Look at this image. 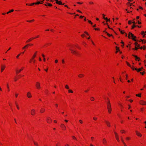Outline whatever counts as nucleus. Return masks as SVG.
<instances>
[{
  "mask_svg": "<svg viewBox=\"0 0 146 146\" xmlns=\"http://www.w3.org/2000/svg\"><path fill=\"white\" fill-rule=\"evenodd\" d=\"M61 127L63 130H65L66 129V127L65 125L63 124H61Z\"/></svg>",
  "mask_w": 146,
  "mask_h": 146,
  "instance_id": "nucleus-6",
  "label": "nucleus"
},
{
  "mask_svg": "<svg viewBox=\"0 0 146 146\" xmlns=\"http://www.w3.org/2000/svg\"><path fill=\"white\" fill-rule=\"evenodd\" d=\"M105 122L106 124L107 125V126L108 127H110V123L109 121H105Z\"/></svg>",
  "mask_w": 146,
  "mask_h": 146,
  "instance_id": "nucleus-12",
  "label": "nucleus"
},
{
  "mask_svg": "<svg viewBox=\"0 0 146 146\" xmlns=\"http://www.w3.org/2000/svg\"><path fill=\"white\" fill-rule=\"evenodd\" d=\"M47 4H44V5L46 6H52V5L48 3H46Z\"/></svg>",
  "mask_w": 146,
  "mask_h": 146,
  "instance_id": "nucleus-15",
  "label": "nucleus"
},
{
  "mask_svg": "<svg viewBox=\"0 0 146 146\" xmlns=\"http://www.w3.org/2000/svg\"><path fill=\"white\" fill-rule=\"evenodd\" d=\"M30 45V44H27L25 46V47L26 48H27V47L29 45Z\"/></svg>",
  "mask_w": 146,
  "mask_h": 146,
  "instance_id": "nucleus-39",
  "label": "nucleus"
},
{
  "mask_svg": "<svg viewBox=\"0 0 146 146\" xmlns=\"http://www.w3.org/2000/svg\"><path fill=\"white\" fill-rule=\"evenodd\" d=\"M135 70L136 71H137L138 72H139L141 71V69L140 68H139L138 69H137V68H135Z\"/></svg>",
  "mask_w": 146,
  "mask_h": 146,
  "instance_id": "nucleus-18",
  "label": "nucleus"
},
{
  "mask_svg": "<svg viewBox=\"0 0 146 146\" xmlns=\"http://www.w3.org/2000/svg\"><path fill=\"white\" fill-rule=\"evenodd\" d=\"M107 98L108 100L107 103V106H108V107H107L108 110V112L109 113H111V104H110V102L109 99L108 98Z\"/></svg>",
  "mask_w": 146,
  "mask_h": 146,
  "instance_id": "nucleus-1",
  "label": "nucleus"
},
{
  "mask_svg": "<svg viewBox=\"0 0 146 146\" xmlns=\"http://www.w3.org/2000/svg\"><path fill=\"white\" fill-rule=\"evenodd\" d=\"M65 88L67 89H68L69 88L68 86L67 85H66L65 86Z\"/></svg>",
  "mask_w": 146,
  "mask_h": 146,
  "instance_id": "nucleus-28",
  "label": "nucleus"
},
{
  "mask_svg": "<svg viewBox=\"0 0 146 146\" xmlns=\"http://www.w3.org/2000/svg\"><path fill=\"white\" fill-rule=\"evenodd\" d=\"M59 5H63V4H62V3L60 1H58V3H56Z\"/></svg>",
  "mask_w": 146,
  "mask_h": 146,
  "instance_id": "nucleus-21",
  "label": "nucleus"
},
{
  "mask_svg": "<svg viewBox=\"0 0 146 146\" xmlns=\"http://www.w3.org/2000/svg\"><path fill=\"white\" fill-rule=\"evenodd\" d=\"M68 92L69 93H72L73 92V91L72 90H68Z\"/></svg>",
  "mask_w": 146,
  "mask_h": 146,
  "instance_id": "nucleus-34",
  "label": "nucleus"
},
{
  "mask_svg": "<svg viewBox=\"0 0 146 146\" xmlns=\"http://www.w3.org/2000/svg\"><path fill=\"white\" fill-rule=\"evenodd\" d=\"M121 132L122 133H124L125 132V131L123 130H121Z\"/></svg>",
  "mask_w": 146,
  "mask_h": 146,
  "instance_id": "nucleus-54",
  "label": "nucleus"
},
{
  "mask_svg": "<svg viewBox=\"0 0 146 146\" xmlns=\"http://www.w3.org/2000/svg\"><path fill=\"white\" fill-rule=\"evenodd\" d=\"M116 50L117 51H119V48H118L117 46H116Z\"/></svg>",
  "mask_w": 146,
  "mask_h": 146,
  "instance_id": "nucleus-43",
  "label": "nucleus"
},
{
  "mask_svg": "<svg viewBox=\"0 0 146 146\" xmlns=\"http://www.w3.org/2000/svg\"><path fill=\"white\" fill-rule=\"evenodd\" d=\"M130 37H131L133 39V40H134V41H136V40L135 39L136 38V36H134L131 33L129 32V35L128 36V37L129 38H130Z\"/></svg>",
  "mask_w": 146,
  "mask_h": 146,
  "instance_id": "nucleus-2",
  "label": "nucleus"
},
{
  "mask_svg": "<svg viewBox=\"0 0 146 146\" xmlns=\"http://www.w3.org/2000/svg\"><path fill=\"white\" fill-rule=\"evenodd\" d=\"M129 101H130L131 102H132L133 101V100H129Z\"/></svg>",
  "mask_w": 146,
  "mask_h": 146,
  "instance_id": "nucleus-64",
  "label": "nucleus"
},
{
  "mask_svg": "<svg viewBox=\"0 0 146 146\" xmlns=\"http://www.w3.org/2000/svg\"><path fill=\"white\" fill-rule=\"evenodd\" d=\"M136 26V25H134L133 26H132V29H134L135 28V27Z\"/></svg>",
  "mask_w": 146,
  "mask_h": 146,
  "instance_id": "nucleus-42",
  "label": "nucleus"
},
{
  "mask_svg": "<svg viewBox=\"0 0 146 146\" xmlns=\"http://www.w3.org/2000/svg\"><path fill=\"white\" fill-rule=\"evenodd\" d=\"M129 3L130 4V6H132L133 5H132V3Z\"/></svg>",
  "mask_w": 146,
  "mask_h": 146,
  "instance_id": "nucleus-62",
  "label": "nucleus"
},
{
  "mask_svg": "<svg viewBox=\"0 0 146 146\" xmlns=\"http://www.w3.org/2000/svg\"><path fill=\"white\" fill-rule=\"evenodd\" d=\"M94 29L96 30H99V29H98V28H95Z\"/></svg>",
  "mask_w": 146,
  "mask_h": 146,
  "instance_id": "nucleus-58",
  "label": "nucleus"
},
{
  "mask_svg": "<svg viewBox=\"0 0 146 146\" xmlns=\"http://www.w3.org/2000/svg\"><path fill=\"white\" fill-rule=\"evenodd\" d=\"M103 19H105L106 20H107V19H108L107 18H105L104 17H103Z\"/></svg>",
  "mask_w": 146,
  "mask_h": 146,
  "instance_id": "nucleus-46",
  "label": "nucleus"
},
{
  "mask_svg": "<svg viewBox=\"0 0 146 146\" xmlns=\"http://www.w3.org/2000/svg\"><path fill=\"white\" fill-rule=\"evenodd\" d=\"M33 142H34V144L36 146H38V144L36 142H35L34 141H33Z\"/></svg>",
  "mask_w": 146,
  "mask_h": 146,
  "instance_id": "nucleus-27",
  "label": "nucleus"
},
{
  "mask_svg": "<svg viewBox=\"0 0 146 146\" xmlns=\"http://www.w3.org/2000/svg\"><path fill=\"white\" fill-rule=\"evenodd\" d=\"M90 100L92 101H93L94 100V98L93 97H91Z\"/></svg>",
  "mask_w": 146,
  "mask_h": 146,
  "instance_id": "nucleus-30",
  "label": "nucleus"
},
{
  "mask_svg": "<svg viewBox=\"0 0 146 146\" xmlns=\"http://www.w3.org/2000/svg\"><path fill=\"white\" fill-rule=\"evenodd\" d=\"M16 106H17V109L19 110V107L18 106L17 104H16Z\"/></svg>",
  "mask_w": 146,
  "mask_h": 146,
  "instance_id": "nucleus-55",
  "label": "nucleus"
},
{
  "mask_svg": "<svg viewBox=\"0 0 146 146\" xmlns=\"http://www.w3.org/2000/svg\"><path fill=\"white\" fill-rule=\"evenodd\" d=\"M106 33H107L108 35L109 36H113V35H112L108 33L107 32H106Z\"/></svg>",
  "mask_w": 146,
  "mask_h": 146,
  "instance_id": "nucleus-25",
  "label": "nucleus"
},
{
  "mask_svg": "<svg viewBox=\"0 0 146 146\" xmlns=\"http://www.w3.org/2000/svg\"><path fill=\"white\" fill-rule=\"evenodd\" d=\"M139 8L140 9H143L142 7H140V6H139Z\"/></svg>",
  "mask_w": 146,
  "mask_h": 146,
  "instance_id": "nucleus-56",
  "label": "nucleus"
},
{
  "mask_svg": "<svg viewBox=\"0 0 146 146\" xmlns=\"http://www.w3.org/2000/svg\"><path fill=\"white\" fill-rule=\"evenodd\" d=\"M141 94H137L136 95V96H138V97H141Z\"/></svg>",
  "mask_w": 146,
  "mask_h": 146,
  "instance_id": "nucleus-31",
  "label": "nucleus"
},
{
  "mask_svg": "<svg viewBox=\"0 0 146 146\" xmlns=\"http://www.w3.org/2000/svg\"><path fill=\"white\" fill-rule=\"evenodd\" d=\"M97 117H93V119L94 120H96L97 119Z\"/></svg>",
  "mask_w": 146,
  "mask_h": 146,
  "instance_id": "nucleus-37",
  "label": "nucleus"
},
{
  "mask_svg": "<svg viewBox=\"0 0 146 146\" xmlns=\"http://www.w3.org/2000/svg\"><path fill=\"white\" fill-rule=\"evenodd\" d=\"M58 62V60H56L55 61V63H57Z\"/></svg>",
  "mask_w": 146,
  "mask_h": 146,
  "instance_id": "nucleus-53",
  "label": "nucleus"
},
{
  "mask_svg": "<svg viewBox=\"0 0 146 146\" xmlns=\"http://www.w3.org/2000/svg\"><path fill=\"white\" fill-rule=\"evenodd\" d=\"M36 86L38 89H40V83L39 82H36Z\"/></svg>",
  "mask_w": 146,
  "mask_h": 146,
  "instance_id": "nucleus-3",
  "label": "nucleus"
},
{
  "mask_svg": "<svg viewBox=\"0 0 146 146\" xmlns=\"http://www.w3.org/2000/svg\"><path fill=\"white\" fill-rule=\"evenodd\" d=\"M137 135L138 136H140V137H141V136H142L141 135L140 133H137Z\"/></svg>",
  "mask_w": 146,
  "mask_h": 146,
  "instance_id": "nucleus-29",
  "label": "nucleus"
},
{
  "mask_svg": "<svg viewBox=\"0 0 146 146\" xmlns=\"http://www.w3.org/2000/svg\"><path fill=\"white\" fill-rule=\"evenodd\" d=\"M78 12H79V13H82V12H81V11H79V10H77V11Z\"/></svg>",
  "mask_w": 146,
  "mask_h": 146,
  "instance_id": "nucleus-61",
  "label": "nucleus"
},
{
  "mask_svg": "<svg viewBox=\"0 0 146 146\" xmlns=\"http://www.w3.org/2000/svg\"><path fill=\"white\" fill-rule=\"evenodd\" d=\"M126 139L127 140H129V138L128 137H127L126 138Z\"/></svg>",
  "mask_w": 146,
  "mask_h": 146,
  "instance_id": "nucleus-51",
  "label": "nucleus"
},
{
  "mask_svg": "<svg viewBox=\"0 0 146 146\" xmlns=\"http://www.w3.org/2000/svg\"><path fill=\"white\" fill-rule=\"evenodd\" d=\"M13 11H14V10L12 9L11 10H10V11H8V12H7V14H9V13H11V12H13Z\"/></svg>",
  "mask_w": 146,
  "mask_h": 146,
  "instance_id": "nucleus-24",
  "label": "nucleus"
},
{
  "mask_svg": "<svg viewBox=\"0 0 146 146\" xmlns=\"http://www.w3.org/2000/svg\"><path fill=\"white\" fill-rule=\"evenodd\" d=\"M62 63H64V60H63V59L62 60Z\"/></svg>",
  "mask_w": 146,
  "mask_h": 146,
  "instance_id": "nucleus-50",
  "label": "nucleus"
},
{
  "mask_svg": "<svg viewBox=\"0 0 146 146\" xmlns=\"http://www.w3.org/2000/svg\"><path fill=\"white\" fill-rule=\"evenodd\" d=\"M144 31H142L141 32V34L142 35H143V34H144Z\"/></svg>",
  "mask_w": 146,
  "mask_h": 146,
  "instance_id": "nucleus-57",
  "label": "nucleus"
},
{
  "mask_svg": "<svg viewBox=\"0 0 146 146\" xmlns=\"http://www.w3.org/2000/svg\"><path fill=\"white\" fill-rule=\"evenodd\" d=\"M72 137H73V138L74 139H75L76 140H77V139H76V138L74 136H72Z\"/></svg>",
  "mask_w": 146,
  "mask_h": 146,
  "instance_id": "nucleus-44",
  "label": "nucleus"
},
{
  "mask_svg": "<svg viewBox=\"0 0 146 146\" xmlns=\"http://www.w3.org/2000/svg\"><path fill=\"white\" fill-rule=\"evenodd\" d=\"M21 54H19L17 56H16V58H19V56H20Z\"/></svg>",
  "mask_w": 146,
  "mask_h": 146,
  "instance_id": "nucleus-35",
  "label": "nucleus"
},
{
  "mask_svg": "<svg viewBox=\"0 0 146 146\" xmlns=\"http://www.w3.org/2000/svg\"><path fill=\"white\" fill-rule=\"evenodd\" d=\"M126 63L128 66H129L131 68V65H130V64L127 62L126 61Z\"/></svg>",
  "mask_w": 146,
  "mask_h": 146,
  "instance_id": "nucleus-26",
  "label": "nucleus"
},
{
  "mask_svg": "<svg viewBox=\"0 0 146 146\" xmlns=\"http://www.w3.org/2000/svg\"><path fill=\"white\" fill-rule=\"evenodd\" d=\"M23 68H22L21 69L19 70H17L16 71V73L18 74L23 69Z\"/></svg>",
  "mask_w": 146,
  "mask_h": 146,
  "instance_id": "nucleus-16",
  "label": "nucleus"
},
{
  "mask_svg": "<svg viewBox=\"0 0 146 146\" xmlns=\"http://www.w3.org/2000/svg\"><path fill=\"white\" fill-rule=\"evenodd\" d=\"M35 3H32L31 4V5H30V6H31V5H34V4H35Z\"/></svg>",
  "mask_w": 146,
  "mask_h": 146,
  "instance_id": "nucleus-47",
  "label": "nucleus"
},
{
  "mask_svg": "<svg viewBox=\"0 0 146 146\" xmlns=\"http://www.w3.org/2000/svg\"><path fill=\"white\" fill-rule=\"evenodd\" d=\"M128 23L129 24H131V21H128Z\"/></svg>",
  "mask_w": 146,
  "mask_h": 146,
  "instance_id": "nucleus-41",
  "label": "nucleus"
},
{
  "mask_svg": "<svg viewBox=\"0 0 146 146\" xmlns=\"http://www.w3.org/2000/svg\"><path fill=\"white\" fill-rule=\"evenodd\" d=\"M137 22H138V24H141V23L139 22V21H138Z\"/></svg>",
  "mask_w": 146,
  "mask_h": 146,
  "instance_id": "nucleus-60",
  "label": "nucleus"
},
{
  "mask_svg": "<svg viewBox=\"0 0 146 146\" xmlns=\"http://www.w3.org/2000/svg\"><path fill=\"white\" fill-rule=\"evenodd\" d=\"M79 121H80V123H82V121L81 120H79Z\"/></svg>",
  "mask_w": 146,
  "mask_h": 146,
  "instance_id": "nucleus-59",
  "label": "nucleus"
},
{
  "mask_svg": "<svg viewBox=\"0 0 146 146\" xmlns=\"http://www.w3.org/2000/svg\"><path fill=\"white\" fill-rule=\"evenodd\" d=\"M70 50L72 52L73 54H78V53L75 50H73L72 49H70Z\"/></svg>",
  "mask_w": 146,
  "mask_h": 146,
  "instance_id": "nucleus-9",
  "label": "nucleus"
},
{
  "mask_svg": "<svg viewBox=\"0 0 146 146\" xmlns=\"http://www.w3.org/2000/svg\"><path fill=\"white\" fill-rule=\"evenodd\" d=\"M122 142H123V144L124 145V146H127L126 145L125 143L124 142L123 139H122Z\"/></svg>",
  "mask_w": 146,
  "mask_h": 146,
  "instance_id": "nucleus-33",
  "label": "nucleus"
},
{
  "mask_svg": "<svg viewBox=\"0 0 146 146\" xmlns=\"http://www.w3.org/2000/svg\"><path fill=\"white\" fill-rule=\"evenodd\" d=\"M141 40V41H142V42H143V43H145V42H146V41H145V42H144V41H143V40Z\"/></svg>",
  "mask_w": 146,
  "mask_h": 146,
  "instance_id": "nucleus-49",
  "label": "nucleus"
},
{
  "mask_svg": "<svg viewBox=\"0 0 146 146\" xmlns=\"http://www.w3.org/2000/svg\"><path fill=\"white\" fill-rule=\"evenodd\" d=\"M106 24H107V25H108V28H109V29H112L111 28H110L109 27V26L108 25V23H105V24H104V25H106Z\"/></svg>",
  "mask_w": 146,
  "mask_h": 146,
  "instance_id": "nucleus-38",
  "label": "nucleus"
},
{
  "mask_svg": "<svg viewBox=\"0 0 146 146\" xmlns=\"http://www.w3.org/2000/svg\"><path fill=\"white\" fill-rule=\"evenodd\" d=\"M41 2H42V3H40V1H37L36 3H35V4L37 5V4H42V3L43 2V1H41Z\"/></svg>",
  "mask_w": 146,
  "mask_h": 146,
  "instance_id": "nucleus-19",
  "label": "nucleus"
},
{
  "mask_svg": "<svg viewBox=\"0 0 146 146\" xmlns=\"http://www.w3.org/2000/svg\"><path fill=\"white\" fill-rule=\"evenodd\" d=\"M140 104L142 105L145 104L146 102L145 101H142L140 102Z\"/></svg>",
  "mask_w": 146,
  "mask_h": 146,
  "instance_id": "nucleus-13",
  "label": "nucleus"
},
{
  "mask_svg": "<svg viewBox=\"0 0 146 146\" xmlns=\"http://www.w3.org/2000/svg\"><path fill=\"white\" fill-rule=\"evenodd\" d=\"M35 111L34 109H32L31 111V113L32 115H34L35 113Z\"/></svg>",
  "mask_w": 146,
  "mask_h": 146,
  "instance_id": "nucleus-5",
  "label": "nucleus"
},
{
  "mask_svg": "<svg viewBox=\"0 0 146 146\" xmlns=\"http://www.w3.org/2000/svg\"><path fill=\"white\" fill-rule=\"evenodd\" d=\"M140 73L142 75H143L145 73V72H140Z\"/></svg>",
  "mask_w": 146,
  "mask_h": 146,
  "instance_id": "nucleus-48",
  "label": "nucleus"
},
{
  "mask_svg": "<svg viewBox=\"0 0 146 146\" xmlns=\"http://www.w3.org/2000/svg\"><path fill=\"white\" fill-rule=\"evenodd\" d=\"M27 96L28 98H30L31 97V95L30 92H28L27 95Z\"/></svg>",
  "mask_w": 146,
  "mask_h": 146,
  "instance_id": "nucleus-11",
  "label": "nucleus"
},
{
  "mask_svg": "<svg viewBox=\"0 0 146 146\" xmlns=\"http://www.w3.org/2000/svg\"><path fill=\"white\" fill-rule=\"evenodd\" d=\"M45 110V109H44V108H42L41 110H40V112H41V113H43V112Z\"/></svg>",
  "mask_w": 146,
  "mask_h": 146,
  "instance_id": "nucleus-20",
  "label": "nucleus"
},
{
  "mask_svg": "<svg viewBox=\"0 0 146 146\" xmlns=\"http://www.w3.org/2000/svg\"><path fill=\"white\" fill-rule=\"evenodd\" d=\"M34 38H30L26 42L27 43L31 41Z\"/></svg>",
  "mask_w": 146,
  "mask_h": 146,
  "instance_id": "nucleus-17",
  "label": "nucleus"
},
{
  "mask_svg": "<svg viewBox=\"0 0 146 146\" xmlns=\"http://www.w3.org/2000/svg\"><path fill=\"white\" fill-rule=\"evenodd\" d=\"M89 23H90L92 25L93 24V23L91 22V21H88Z\"/></svg>",
  "mask_w": 146,
  "mask_h": 146,
  "instance_id": "nucleus-45",
  "label": "nucleus"
},
{
  "mask_svg": "<svg viewBox=\"0 0 146 146\" xmlns=\"http://www.w3.org/2000/svg\"><path fill=\"white\" fill-rule=\"evenodd\" d=\"M47 121L48 123H50L51 122V119L50 117H48L47 119Z\"/></svg>",
  "mask_w": 146,
  "mask_h": 146,
  "instance_id": "nucleus-8",
  "label": "nucleus"
},
{
  "mask_svg": "<svg viewBox=\"0 0 146 146\" xmlns=\"http://www.w3.org/2000/svg\"><path fill=\"white\" fill-rule=\"evenodd\" d=\"M5 65H2L1 67V72H2L3 70H4L5 68Z\"/></svg>",
  "mask_w": 146,
  "mask_h": 146,
  "instance_id": "nucleus-7",
  "label": "nucleus"
},
{
  "mask_svg": "<svg viewBox=\"0 0 146 146\" xmlns=\"http://www.w3.org/2000/svg\"><path fill=\"white\" fill-rule=\"evenodd\" d=\"M120 32L122 34H123L124 33V32H123V31H121Z\"/></svg>",
  "mask_w": 146,
  "mask_h": 146,
  "instance_id": "nucleus-52",
  "label": "nucleus"
},
{
  "mask_svg": "<svg viewBox=\"0 0 146 146\" xmlns=\"http://www.w3.org/2000/svg\"><path fill=\"white\" fill-rule=\"evenodd\" d=\"M84 76V75L82 74H81L78 75V76L79 77L81 78Z\"/></svg>",
  "mask_w": 146,
  "mask_h": 146,
  "instance_id": "nucleus-23",
  "label": "nucleus"
},
{
  "mask_svg": "<svg viewBox=\"0 0 146 146\" xmlns=\"http://www.w3.org/2000/svg\"><path fill=\"white\" fill-rule=\"evenodd\" d=\"M122 142H123V144L124 145V146H127L126 145L125 143L124 142L123 139H122Z\"/></svg>",
  "mask_w": 146,
  "mask_h": 146,
  "instance_id": "nucleus-32",
  "label": "nucleus"
},
{
  "mask_svg": "<svg viewBox=\"0 0 146 146\" xmlns=\"http://www.w3.org/2000/svg\"><path fill=\"white\" fill-rule=\"evenodd\" d=\"M138 48V47H136V46L135 47V48L134 49V48H133V49L134 50V49H135L136 50H137L138 49V48Z\"/></svg>",
  "mask_w": 146,
  "mask_h": 146,
  "instance_id": "nucleus-40",
  "label": "nucleus"
},
{
  "mask_svg": "<svg viewBox=\"0 0 146 146\" xmlns=\"http://www.w3.org/2000/svg\"><path fill=\"white\" fill-rule=\"evenodd\" d=\"M106 142H106V139L105 138H104L103 139V143L104 144L106 145Z\"/></svg>",
  "mask_w": 146,
  "mask_h": 146,
  "instance_id": "nucleus-14",
  "label": "nucleus"
},
{
  "mask_svg": "<svg viewBox=\"0 0 146 146\" xmlns=\"http://www.w3.org/2000/svg\"><path fill=\"white\" fill-rule=\"evenodd\" d=\"M36 53H37V52H35V54L33 55V57L32 58V60H33L34 59V58L35 57L36 55Z\"/></svg>",
  "mask_w": 146,
  "mask_h": 146,
  "instance_id": "nucleus-22",
  "label": "nucleus"
},
{
  "mask_svg": "<svg viewBox=\"0 0 146 146\" xmlns=\"http://www.w3.org/2000/svg\"><path fill=\"white\" fill-rule=\"evenodd\" d=\"M114 133L115 135L116 139L119 142V141L117 133L116 132H114Z\"/></svg>",
  "mask_w": 146,
  "mask_h": 146,
  "instance_id": "nucleus-4",
  "label": "nucleus"
},
{
  "mask_svg": "<svg viewBox=\"0 0 146 146\" xmlns=\"http://www.w3.org/2000/svg\"><path fill=\"white\" fill-rule=\"evenodd\" d=\"M84 33H85L87 35H89L86 32V31Z\"/></svg>",
  "mask_w": 146,
  "mask_h": 146,
  "instance_id": "nucleus-63",
  "label": "nucleus"
},
{
  "mask_svg": "<svg viewBox=\"0 0 146 146\" xmlns=\"http://www.w3.org/2000/svg\"><path fill=\"white\" fill-rule=\"evenodd\" d=\"M133 56L135 58V59L136 60H138V61L139 60V58L137 57V56L135 55H133Z\"/></svg>",
  "mask_w": 146,
  "mask_h": 146,
  "instance_id": "nucleus-10",
  "label": "nucleus"
},
{
  "mask_svg": "<svg viewBox=\"0 0 146 146\" xmlns=\"http://www.w3.org/2000/svg\"><path fill=\"white\" fill-rule=\"evenodd\" d=\"M34 21V20H32L31 21H27L28 22H31L32 21Z\"/></svg>",
  "mask_w": 146,
  "mask_h": 146,
  "instance_id": "nucleus-36",
  "label": "nucleus"
}]
</instances>
